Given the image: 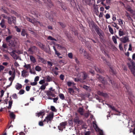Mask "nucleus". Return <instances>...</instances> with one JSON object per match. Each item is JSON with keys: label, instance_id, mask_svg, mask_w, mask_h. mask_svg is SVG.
Returning <instances> with one entry per match:
<instances>
[{"label": "nucleus", "instance_id": "nucleus-29", "mask_svg": "<svg viewBox=\"0 0 135 135\" xmlns=\"http://www.w3.org/2000/svg\"><path fill=\"white\" fill-rule=\"evenodd\" d=\"M45 114V113L44 112L41 111L37 113L36 114V115L38 117L41 115H44Z\"/></svg>", "mask_w": 135, "mask_h": 135}, {"label": "nucleus", "instance_id": "nucleus-12", "mask_svg": "<svg viewBox=\"0 0 135 135\" xmlns=\"http://www.w3.org/2000/svg\"><path fill=\"white\" fill-rule=\"evenodd\" d=\"M27 72L26 70H23L21 72V76L23 77H26L28 76V75L26 74Z\"/></svg>", "mask_w": 135, "mask_h": 135}, {"label": "nucleus", "instance_id": "nucleus-51", "mask_svg": "<svg viewBox=\"0 0 135 135\" xmlns=\"http://www.w3.org/2000/svg\"><path fill=\"white\" fill-rule=\"evenodd\" d=\"M84 51H85L84 50V49L82 48H81L79 50V52L81 54L83 53L84 54Z\"/></svg>", "mask_w": 135, "mask_h": 135}, {"label": "nucleus", "instance_id": "nucleus-61", "mask_svg": "<svg viewBox=\"0 0 135 135\" xmlns=\"http://www.w3.org/2000/svg\"><path fill=\"white\" fill-rule=\"evenodd\" d=\"M95 69L96 71L98 72L101 73V71L97 67H95Z\"/></svg>", "mask_w": 135, "mask_h": 135}, {"label": "nucleus", "instance_id": "nucleus-16", "mask_svg": "<svg viewBox=\"0 0 135 135\" xmlns=\"http://www.w3.org/2000/svg\"><path fill=\"white\" fill-rule=\"evenodd\" d=\"M5 21L4 19H2L0 23V25L2 27L5 28L6 27L4 25Z\"/></svg>", "mask_w": 135, "mask_h": 135}, {"label": "nucleus", "instance_id": "nucleus-15", "mask_svg": "<svg viewBox=\"0 0 135 135\" xmlns=\"http://www.w3.org/2000/svg\"><path fill=\"white\" fill-rule=\"evenodd\" d=\"M107 105H108L109 108H111L115 112H117L119 113V112L115 108V107L114 106L109 105V104Z\"/></svg>", "mask_w": 135, "mask_h": 135}, {"label": "nucleus", "instance_id": "nucleus-23", "mask_svg": "<svg viewBox=\"0 0 135 135\" xmlns=\"http://www.w3.org/2000/svg\"><path fill=\"white\" fill-rule=\"evenodd\" d=\"M30 60L33 62L35 63L36 62V60L35 57L32 56H30Z\"/></svg>", "mask_w": 135, "mask_h": 135}, {"label": "nucleus", "instance_id": "nucleus-44", "mask_svg": "<svg viewBox=\"0 0 135 135\" xmlns=\"http://www.w3.org/2000/svg\"><path fill=\"white\" fill-rule=\"evenodd\" d=\"M68 90L69 92L71 94H73L74 91L71 88H69L68 89Z\"/></svg>", "mask_w": 135, "mask_h": 135}, {"label": "nucleus", "instance_id": "nucleus-40", "mask_svg": "<svg viewBox=\"0 0 135 135\" xmlns=\"http://www.w3.org/2000/svg\"><path fill=\"white\" fill-rule=\"evenodd\" d=\"M12 102V101H9V106L8 107V109H10L11 107Z\"/></svg>", "mask_w": 135, "mask_h": 135}, {"label": "nucleus", "instance_id": "nucleus-27", "mask_svg": "<svg viewBox=\"0 0 135 135\" xmlns=\"http://www.w3.org/2000/svg\"><path fill=\"white\" fill-rule=\"evenodd\" d=\"M67 84L69 86H73L75 85V84L74 82L70 81L67 82Z\"/></svg>", "mask_w": 135, "mask_h": 135}, {"label": "nucleus", "instance_id": "nucleus-57", "mask_svg": "<svg viewBox=\"0 0 135 135\" xmlns=\"http://www.w3.org/2000/svg\"><path fill=\"white\" fill-rule=\"evenodd\" d=\"M12 97L15 99H16L17 98V97L16 94H14L12 95Z\"/></svg>", "mask_w": 135, "mask_h": 135}, {"label": "nucleus", "instance_id": "nucleus-37", "mask_svg": "<svg viewBox=\"0 0 135 135\" xmlns=\"http://www.w3.org/2000/svg\"><path fill=\"white\" fill-rule=\"evenodd\" d=\"M10 116L12 118L14 119L15 118V115L12 112H11L10 113Z\"/></svg>", "mask_w": 135, "mask_h": 135}, {"label": "nucleus", "instance_id": "nucleus-34", "mask_svg": "<svg viewBox=\"0 0 135 135\" xmlns=\"http://www.w3.org/2000/svg\"><path fill=\"white\" fill-rule=\"evenodd\" d=\"M112 25L114 27L116 28L117 29H118L119 28V27L115 23L113 22L112 24Z\"/></svg>", "mask_w": 135, "mask_h": 135}, {"label": "nucleus", "instance_id": "nucleus-60", "mask_svg": "<svg viewBox=\"0 0 135 135\" xmlns=\"http://www.w3.org/2000/svg\"><path fill=\"white\" fill-rule=\"evenodd\" d=\"M45 82V81L44 80H41L40 81L39 83L40 84H42L44 83Z\"/></svg>", "mask_w": 135, "mask_h": 135}, {"label": "nucleus", "instance_id": "nucleus-39", "mask_svg": "<svg viewBox=\"0 0 135 135\" xmlns=\"http://www.w3.org/2000/svg\"><path fill=\"white\" fill-rule=\"evenodd\" d=\"M59 95L61 99H62V100L64 99L65 97L63 94L61 93L60 94H59Z\"/></svg>", "mask_w": 135, "mask_h": 135}, {"label": "nucleus", "instance_id": "nucleus-6", "mask_svg": "<svg viewBox=\"0 0 135 135\" xmlns=\"http://www.w3.org/2000/svg\"><path fill=\"white\" fill-rule=\"evenodd\" d=\"M120 41L123 43H125L126 42H129L128 36H126L120 38Z\"/></svg>", "mask_w": 135, "mask_h": 135}, {"label": "nucleus", "instance_id": "nucleus-1", "mask_svg": "<svg viewBox=\"0 0 135 135\" xmlns=\"http://www.w3.org/2000/svg\"><path fill=\"white\" fill-rule=\"evenodd\" d=\"M19 41L17 38L12 39L8 43V45L9 47L12 49L15 48L18 45Z\"/></svg>", "mask_w": 135, "mask_h": 135}, {"label": "nucleus", "instance_id": "nucleus-59", "mask_svg": "<svg viewBox=\"0 0 135 135\" xmlns=\"http://www.w3.org/2000/svg\"><path fill=\"white\" fill-rule=\"evenodd\" d=\"M68 56L69 58L72 59L73 58V55L71 53H69L68 54Z\"/></svg>", "mask_w": 135, "mask_h": 135}, {"label": "nucleus", "instance_id": "nucleus-18", "mask_svg": "<svg viewBox=\"0 0 135 135\" xmlns=\"http://www.w3.org/2000/svg\"><path fill=\"white\" fill-rule=\"evenodd\" d=\"M84 56L85 58L89 59L90 57V55L88 53H87L85 51H84Z\"/></svg>", "mask_w": 135, "mask_h": 135}, {"label": "nucleus", "instance_id": "nucleus-53", "mask_svg": "<svg viewBox=\"0 0 135 135\" xmlns=\"http://www.w3.org/2000/svg\"><path fill=\"white\" fill-rule=\"evenodd\" d=\"M112 0H106V3L107 4L109 5V4L111 2Z\"/></svg>", "mask_w": 135, "mask_h": 135}, {"label": "nucleus", "instance_id": "nucleus-19", "mask_svg": "<svg viewBox=\"0 0 135 135\" xmlns=\"http://www.w3.org/2000/svg\"><path fill=\"white\" fill-rule=\"evenodd\" d=\"M46 95L48 96H52V97H54V95L52 92L50 91H48L46 92Z\"/></svg>", "mask_w": 135, "mask_h": 135}, {"label": "nucleus", "instance_id": "nucleus-9", "mask_svg": "<svg viewBox=\"0 0 135 135\" xmlns=\"http://www.w3.org/2000/svg\"><path fill=\"white\" fill-rule=\"evenodd\" d=\"M66 122H62L61 123L60 125L58 126L59 130L62 131L63 129L65 128V126L66 125Z\"/></svg>", "mask_w": 135, "mask_h": 135}, {"label": "nucleus", "instance_id": "nucleus-17", "mask_svg": "<svg viewBox=\"0 0 135 135\" xmlns=\"http://www.w3.org/2000/svg\"><path fill=\"white\" fill-rule=\"evenodd\" d=\"M44 2L46 3L49 7H50L52 5L51 1L50 0H43Z\"/></svg>", "mask_w": 135, "mask_h": 135}, {"label": "nucleus", "instance_id": "nucleus-20", "mask_svg": "<svg viewBox=\"0 0 135 135\" xmlns=\"http://www.w3.org/2000/svg\"><path fill=\"white\" fill-rule=\"evenodd\" d=\"M74 122L76 123L77 124H81L82 123V121H80L77 118H76V119H75L74 120Z\"/></svg>", "mask_w": 135, "mask_h": 135}, {"label": "nucleus", "instance_id": "nucleus-62", "mask_svg": "<svg viewBox=\"0 0 135 135\" xmlns=\"http://www.w3.org/2000/svg\"><path fill=\"white\" fill-rule=\"evenodd\" d=\"M37 82L34 81V82H32L31 83V85H32L34 86L36 85L37 84Z\"/></svg>", "mask_w": 135, "mask_h": 135}, {"label": "nucleus", "instance_id": "nucleus-30", "mask_svg": "<svg viewBox=\"0 0 135 135\" xmlns=\"http://www.w3.org/2000/svg\"><path fill=\"white\" fill-rule=\"evenodd\" d=\"M118 24L122 27L123 26V21L121 19H119L118 20Z\"/></svg>", "mask_w": 135, "mask_h": 135}, {"label": "nucleus", "instance_id": "nucleus-55", "mask_svg": "<svg viewBox=\"0 0 135 135\" xmlns=\"http://www.w3.org/2000/svg\"><path fill=\"white\" fill-rule=\"evenodd\" d=\"M45 86L44 85H41L40 88V89L42 90H44L45 89Z\"/></svg>", "mask_w": 135, "mask_h": 135}, {"label": "nucleus", "instance_id": "nucleus-32", "mask_svg": "<svg viewBox=\"0 0 135 135\" xmlns=\"http://www.w3.org/2000/svg\"><path fill=\"white\" fill-rule=\"evenodd\" d=\"M83 1L85 2L87 4L89 5H91L92 3L91 0H83Z\"/></svg>", "mask_w": 135, "mask_h": 135}, {"label": "nucleus", "instance_id": "nucleus-4", "mask_svg": "<svg viewBox=\"0 0 135 135\" xmlns=\"http://www.w3.org/2000/svg\"><path fill=\"white\" fill-rule=\"evenodd\" d=\"M93 124L94 128L96 131L99 132V135H104L102 131L99 128L95 122H93Z\"/></svg>", "mask_w": 135, "mask_h": 135}, {"label": "nucleus", "instance_id": "nucleus-25", "mask_svg": "<svg viewBox=\"0 0 135 135\" xmlns=\"http://www.w3.org/2000/svg\"><path fill=\"white\" fill-rule=\"evenodd\" d=\"M119 36H121L124 34L123 31L122 30V29H120L119 30Z\"/></svg>", "mask_w": 135, "mask_h": 135}, {"label": "nucleus", "instance_id": "nucleus-3", "mask_svg": "<svg viewBox=\"0 0 135 135\" xmlns=\"http://www.w3.org/2000/svg\"><path fill=\"white\" fill-rule=\"evenodd\" d=\"M131 62L132 65H131L128 63V65L132 73L135 77V63H134L132 60H131Z\"/></svg>", "mask_w": 135, "mask_h": 135}, {"label": "nucleus", "instance_id": "nucleus-33", "mask_svg": "<svg viewBox=\"0 0 135 135\" xmlns=\"http://www.w3.org/2000/svg\"><path fill=\"white\" fill-rule=\"evenodd\" d=\"M24 67L26 68L27 69H29L30 70L31 69V66L30 64H25L24 66Z\"/></svg>", "mask_w": 135, "mask_h": 135}, {"label": "nucleus", "instance_id": "nucleus-11", "mask_svg": "<svg viewBox=\"0 0 135 135\" xmlns=\"http://www.w3.org/2000/svg\"><path fill=\"white\" fill-rule=\"evenodd\" d=\"M15 75L13 74L12 76L10 77L8 79L9 80L11 81L10 84L9 85H8L9 86H10L12 85V82L15 78Z\"/></svg>", "mask_w": 135, "mask_h": 135}, {"label": "nucleus", "instance_id": "nucleus-50", "mask_svg": "<svg viewBox=\"0 0 135 135\" xmlns=\"http://www.w3.org/2000/svg\"><path fill=\"white\" fill-rule=\"evenodd\" d=\"M4 67L2 65H0V73L1 71L4 70Z\"/></svg>", "mask_w": 135, "mask_h": 135}, {"label": "nucleus", "instance_id": "nucleus-8", "mask_svg": "<svg viewBox=\"0 0 135 135\" xmlns=\"http://www.w3.org/2000/svg\"><path fill=\"white\" fill-rule=\"evenodd\" d=\"M15 50H13L11 52H9V53L14 59L16 60L18 59V57L15 53Z\"/></svg>", "mask_w": 135, "mask_h": 135}, {"label": "nucleus", "instance_id": "nucleus-35", "mask_svg": "<svg viewBox=\"0 0 135 135\" xmlns=\"http://www.w3.org/2000/svg\"><path fill=\"white\" fill-rule=\"evenodd\" d=\"M12 38V36H9L7 37L6 38V42L8 43L9 41H10V40Z\"/></svg>", "mask_w": 135, "mask_h": 135}, {"label": "nucleus", "instance_id": "nucleus-58", "mask_svg": "<svg viewBox=\"0 0 135 135\" xmlns=\"http://www.w3.org/2000/svg\"><path fill=\"white\" fill-rule=\"evenodd\" d=\"M105 18L107 19H108L110 17V15L107 13V14L105 16Z\"/></svg>", "mask_w": 135, "mask_h": 135}, {"label": "nucleus", "instance_id": "nucleus-24", "mask_svg": "<svg viewBox=\"0 0 135 135\" xmlns=\"http://www.w3.org/2000/svg\"><path fill=\"white\" fill-rule=\"evenodd\" d=\"M83 88L88 91H89L91 90V88L88 86H87L84 85L83 86Z\"/></svg>", "mask_w": 135, "mask_h": 135}, {"label": "nucleus", "instance_id": "nucleus-45", "mask_svg": "<svg viewBox=\"0 0 135 135\" xmlns=\"http://www.w3.org/2000/svg\"><path fill=\"white\" fill-rule=\"evenodd\" d=\"M13 65H12L11 66V69L12 70V71H13V74L14 75H15V69L13 67Z\"/></svg>", "mask_w": 135, "mask_h": 135}, {"label": "nucleus", "instance_id": "nucleus-10", "mask_svg": "<svg viewBox=\"0 0 135 135\" xmlns=\"http://www.w3.org/2000/svg\"><path fill=\"white\" fill-rule=\"evenodd\" d=\"M37 48L33 46L29 49L28 52L30 54H32L36 50Z\"/></svg>", "mask_w": 135, "mask_h": 135}, {"label": "nucleus", "instance_id": "nucleus-26", "mask_svg": "<svg viewBox=\"0 0 135 135\" xmlns=\"http://www.w3.org/2000/svg\"><path fill=\"white\" fill-rule=\"evenodd\" d=\"M35 69L36 71L38 72L42 70V68L38 65L36 66Z\"/></svg>", "mask_w": 135, "mask_h": 135}, {"label": "nucleus", "instance_id": "nucleus-5", "mask_svg": "<svg viewBox=\"0 0 135 135\" xmlns=\"http://www.w3.org/2000/svg\"><path fill=\"white\" fill-rule=\"evenodd\" d=\"M8 22L9 24H11L12 23H16V18L15 17L11 16L9 17L8 18Z\"/></svg>", "mask_w": 135, "mask_h": 135}, {"label": "nucleus", "instance_id": "nucleus-54", "mask_svg": "<svg viewBox=\"0 0 135 135\" xmlns=\"http://www.w3.org/2000/svg\"><path fill=\"white\" fill-rule=\"evenodd\" d=\"M14 65L16 67H18L20 66V65L16 61H15V62L14 63Z\"/></svg>", "mask_w": 135, "mask_h": 135}, {"label": "nucleus", "instance_id": "nucleus-56", "mask_svg": "<svg viewBox=\"0 0 135 135\" xmlns=\"http://www.w3.org/2000/svg\"><path fill=\"white\" fill-rule=\"evenodd\" d=\"M126 15V16H127V17L128 19L129 20H131V17H130L128 13H127Z\"/></svg>", "mask_w": 135, "mask_h": 135}, {"label": "nucleus", "instance_id": "nucleus-63", "mask_svg": "<svg viewBox=\"0 0 135 135\" xmlns=\"http://www.w3.org/2000/svg\"><path fill=\"white\" fill-rule=\"evenodd\" d=\"M55 54L57 56H59L60 55V54L57 51H55Z\"/></svg>", "mask_w": 135, "mask_h": 135}, {"label": "nucleus", "instance_id": "nucleus-21", "mask_svg": "<svg viewBox=\"0 0 135 135\" xmlns=\"http://www.w3.org/2000/svg\"><path fill=\"white\" fill-rule=\"evenodd\" d=\"M22 87V85L20 84L17 83L16 84L15 86V87L17 90L20 89Z\"/></svg>", "mask_w": 135, "mask_h": 135}, {"label": "nucleus", "instance_id": "nucleus-38", "mask_svg": "<svg viewBox=\"0 0 135 135\" xmlns=\"http://www.w3.org/2000/svg\"><path fill=\"white\" fill-rule=\"evenodd\" d=\"M81 74L83 77V79H85L87 76L86 74L84 73H81Z\"/></svg>", "mask_w": 135, "mask_h": 135}, {"label": "nucleus", "instance_id": "nucleus-52", "mask_svg": "<svg viewBox=\"0 0 135 135\" xmlns=\"http://www.w3.org/2000/svg\"><path fill=\"white\" fill-rule=\"evenodd\" d=\"M52 71L54 74H55V75H57L58 74V72L57 71H56V70H55L54 69H52Z\"/></svg>", "mask_w": 135, "mask_h": 135}, {"label": "nucleus", "instance_id": "nucleus-49", "mask_svg": "<svg viewBox=\"0 0 135 135\" xmlns=\"http://www.w3.org/2000/svg\"><path fill=\"white\" fill-rule=\"evenodd\" d=\"M15 28L16 31L18 32H20L21 31L20 29L18 28L17 26H16L15 27Z\"/></svg>", "mask_w": 135, "mask_h": 135}, {"label": "nucleus", "instance_id": "nucleus-46", "mask_svg": "<svg viewBox=\"0 0 135 135\" xmlns=\"http://www.w3.org/2000/svg\"><path fill=\"white\" fill-rule=\"evenodd\" d=\"M98 94L100 95H102L104 96H105L107 95L106 94L104 93H103L101 92L100 91H98Z\"/></svg>", "mask_w": 135, "mask_h": 135}, {"label": "nucleus", "instance_id": "nucleus-47", "mask_svg": "<svg viewBox=\"0 0 135 135\" xmlns=\"http://www.w3.org/2000/svg\"><path fill=\"white\" fill-rule=\"evenodd\" d=\"M30 72L32 74H36L35 71L34 70H32L31 69L30 70Z\"/></svg>", "mask_w": 135, "mask_h": 135}, {"label": "nucleus", "instance_id": "nucleus-43", "mask_svg": "<svg viewBox=\"0 0 135 135\" xmlns=\"http://www.w3.org/2000/svg\"><path fill=\"white\" fill-rule=\"evenodd\" d=\"M47 39L49 40H55L56 41H57V40L54 38L52 37L51 36H49L47 38Z\"/></svg>", "mask_w": 135, "mask_h": 135}, {"label": "nucleus", "instance_id": "nucleus-2", "mask_svg": "<svg viewBox=\"0 0 135 135\" xmlns=\"http://www.w3.org/2000/svg\"><path fill=\"white\" fill-rule=\"evenodd\" d=\"M54 117V113L51 112L48 114L43 120V122H46L47 123L51 122V121Z\"/></svg>", "mask_w": 135, "mask_h": 135}, {"label": "nucleus", "instance_id": "nucleus-22", "mask_svg": "<svg viewBox=\"0 0 135 135\" xmlns=\"http://www.w3.org/2000/svg\"><path fill=\"white\" fill-rule=\"evenodd\" d=\"M78 112L81 115H83L84 113V110L82 108H80L78 110Z\"/></svg>", "mask_w": 135, "mask_h": 135}, {"label": "nucleus", "instance_id": "nucleus-13", "mask_svg": "<svg viewBox=\"0 0 135 135\" xmlns=\"http://www.w3.org/2000/svg\"><path fill=\"white\" fill-rule=\"evenodd\" d=\"M97 78L101 81V83L103 84H105V81L104 80L103 78L98 75H97Z\"/></svg>", "mask_w": 135, "mask_h": 135}, {"label": "nucleus", "instance_id": "nucleus-14", "mask_svg": "<svg viewBox=\"0 0 135 135\" xmlns=\"http://www.w3.org/2000/svg\"><path fill=\"white\" fill-rule=\"evenodd\" d=\"M38 59L39 61L40 62L44 64H46L47 63V61L41 57L39 56Z\"/></svg>", "mask_w": 135, "mask_h": 135}, {"label": "nucleus", "instance_id": "nucleus-41", "mask_svg": "<svg viewBox=\"0 0 135 135\" xmlns=\"http://www.w3.org/2000/svg\"><path fill=\"white\" fill-rule=\"evenodd\" d=\"M112 39L113 41L114 42V43L115 44H117V41L116 39V38L114 36H112Z\"/></svg>", "mask_w": 135, "mask_h": 135}, {"label": "nucleus", "instance_id": "nucleus-64", "mask_svg": "<svg viewBox=\"0 0 135 135\" xmlns=\"http://www.w3.org/2000/svg\"><path fill=\"white\" fill-rule=\"evenodd\" d=\"M3 47L4 48H7V46L6 44L3 43L2 45Z\"/></svg>", "mask_w": 135, "mask_h": 135}, {"label": "nucleus", "instance_id": "nucleus-48", "mask_svg": "<svg viewBox=\"0 0 135 135\" xmlns=\"http://www.w3.org/2000/svg\"><path fill=\"white\" fill-rule=\"evenodd\" d=\"M25 90L23 89H21L20 91L18 93L20 95H21L23 94L25 92Z\"/></svg>", "mask_w": 135, "mask_h": 135}, {"label": "nucleus", "instance_id": "nucleus-36", "mask_svg": "<svg viewBox=\"0 0 135 135\" xmlns=\"http://www.w3.org/2000/svg\"><path fill=\"white\" fill-rule=\"evenodd\" d=\"M38 45L43 50H45L44 46L41 43L39 42L38 43Z\"/></svg>", "mask_w": 135, "mask_h": 135}, {"label": "nucleus", "instance_id": "nucleus-7", "mask_svg": "<svg viewBox=\"0 0 135 135\" xmlns=\"http://www.w3.org/2000/svg\"><path fill=\"white\" fill-rule=\"evenodd\" d=\"M26 19L27 21L31 22L35 25L39 24L41 25L40 23L39 22L37 21L35 19H34L33 20H31L28 17H27Z\"/></svg>", "mask_w": 135, "mask_h": 135}, {"label": "nucleus", "instance_id": "nucleus-31", "mask_svg": "<svg viewBox=\"0 0 135 135\" xmlns=\"http://www.w3.org/2000/svg\"><path fill=\"white\" fill-rule=\"evenodd\" d=\"M108 28L109 31L110 33L112 34H113L114 33V32L113 29L110 26V25H108Z\"/></svg>", "mask_w": 135, "mask_h": 135}, {"label": "nucleus", "instance_id": "nucleus-28", "mask_svg": "<svg viewBox=\"0 0 135 135\" xmlns=\"http://www.w3.org/2000/svg\"><path fill=\"white\" fill-rule=\"evenodd\" d=\"M27 35L26 30L24 29H23L21 32V35L23 36H25Z\"/></svg>", "mask_w": 135, "mask_h": 135}, {"label": "nucleus", "instance_id": "nucleus-42", "mask_svg": "<svg viewBox=\"0 0 135 135\" xmlns=\"http://www.w3.org/2000/svg\"><path fill=\"white\" fill-rule=\"evenodd\" d=\"M50 109L53 112H56L57 111L56 109L54 106H51Z\"/></svg>", "mask_w": 135, "mask_h": 135}]
</instances>
